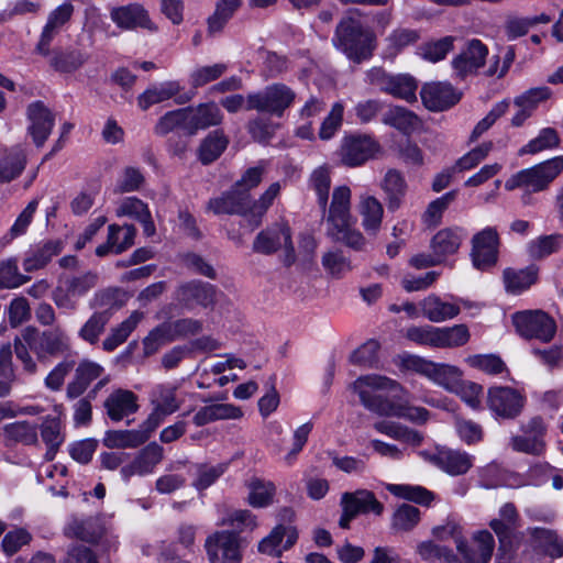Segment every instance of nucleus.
I'll list each match as a JSON object with an SVG mask.
<instances>
[{"instance_id":"nucleus-50","label":"nucleus","mask_w":563,"mask_h":563,"mask_svg":"<svg viewBox=\"0 0 563 563\" xmlns=\"http://www.w3.org/2000/svg\"><path fill=\"white\" fill-rule=\"evenodd\" d=\"M143 314L134 311L129 318L123 320L120 324L112 328L108 336L102 341V349L107 352L114 351L119 345L124 343L129 335L136 328Z\"/></svg>"},{"instance_id":"nucleus-26","label":"nucleus","mask_w":563,"mask_h":563,"mask_svg":"<svg viewBox=\"0 0 563 563\" xmlns=\"http://www.w3.org/2000/svg\"><path fill=\"white\" fill-rule=\"evenodd\" d=\"M495 548L493 534L487 531H478L470 543L457 541V550L466 563H488Z\"/></svg>"},{"instance_id":"nucleus-57","label":"nucleus","mask_w":563,"mask_h":563,"mask_svg":"<svg viewBox=\"0 0 563 563\" xmlns=\"http://www.w3.org/2000/svg\"><path fill=\"white\" fill-rule=\"evenodd\" d=\"M110 322L106 313H93L87 319L78 331V336L95 345L99 342L101 334L104 332L107 324Z\"/></svg>"},{"instance_id":"nucleus-32","label":"nucleus","mask_w":563,"mask_h":563,"mask_svg":"<svg viewBox=\"0 0 563 563\" xmlns=\"http://www.w3.org/2000/svg\"><path fill=\"white\" fill-rule=\"evenodd\" d=\"M64 243L60 240H49L29 250L23 260V268L31 273L44 268L54 256L62 253Z\"/></svg>"},{"instance_id":"nucleus-47","label":"nucleus","mask_w":563,"mask_h":563,"mask_svg":"<svg viewBox=\"0 0 563 563\" xmlns=\"http://www.w3.org/2000/svg\"><path fill=\"white\" fill-rule=\"evenodd\" d=\"M229 139L222 130L210 132L201 142L198 148V157L203 165L218 159L228 147Z\"/></svg>"},{"instance_id":"nucleus-41","label":"nucleus","mask_w":563,"mask_h":563,"mask_svg":"<svg viewBox=\"0 0 563 563\" xmlns=\"http://www.w3.org/2000/svg\"><path fill=\"white\" fill-rule=\"evenodd\" d=\"M89 59V54L81 49H54L49 58V65L59 73H74L81 68Z\"/></svg>"},{"instance_id":"nucleus-23","label":"nucleus","mask_w":563,"mask_h":563,"mask_svg":"<svg viewBox=\"0 0 563 563\" xmlns=\"http://www.w3.org/2000/svg\"><path fill=\"white\" fill-rule=\"evenodd\" d=\"M429 460L444 473L459 476L466 474L472 468L474 456L465 451L442 448L432 454Z\"/></svg>"},{"instance_id":"nucleus-56","label":"nucleus","mask_w":563,"mask_h":563,"mask_svg":"<svg viewBox=\"0 0 563 563\" xmlns=\"http://www.w3.org/2000/svg\"><path fill=\"white\" fill-rule=\"evenodd\" d=\"M562 234H550L539 236L531 240L527 245V251L530 257L534 260H542L558 252L562 245Z\"/></svg>"},{"instance_id":"nucleus-53","label":"nucleus","mask_w":563,"mask_h":563,"mask_svg":"<svg viewBox=\"0 0 563 563\" xmlns=\"http://www.w3.org/2000/svg\"><path fill=\"white\" fill-rule=\"evenodd\" d=\"M249 493V503L253 507L262 508L273 501L276 492L275 485L269 481L258 477H252L246 484Z\"/></svg>"},{"instance_id":"nucleus-7","label":"nucleus","mask_w":563,"mask_h":563,"mask_svg":"<svg viewBox=\"0 0 563 563\" xmlns=\"http://www.w3.org/2000/svg\"><path fill=\"white\" fill-rule=\"evenodd\" d=\"M295 91L285 84H273L263 91L250 93L246 97V110H257L282 117L295 101Z\"/></svg>"},{"instance_id":"nucleus-55","label":"nucleus","mask_w":563,"mask_h":563,"mask_svg":"<svg viewBox=\"0 0 563 563\" xmlns=\"http://www.w3.org/2000/svg\"><path fill=\"white\" fill-rule=\"evenodd\" d=\"M438 349H454L465 345L471 338L465 324L438 328Z\"/></svg>"},{"instance_id":"nucleus-44","label":"nucleus","mask_w":563,"mask_h":563,"mask_svg":"<svg viewBox=\"0 0 563 563\" xmlns=\"http://www.w3.org/2000/svg\"><path fill=\"white\" fill-rule=\"evenodd\" d=\"M24 151L16 146L4 151L0 157V183H9L16 178L25 168Z\"/></svg>"},{"instance_id":"nucleus-25","label":"nucleus","mask_w":563,"mask_h":563,"mask_svg":"<svg viewBox=\"0 0 563 563\" xmlns=\"http://www.w3.org/2000/svg\"><path fill=\"white\" fill-rule=\"evenodd\" d=\"M74 376L66 387V397L68 399H77L90 386V384L100 378L104 368L90 360H81L78 365L74 367Z\"/></svg>"},{"instance_id":"nucleus-24","label":"nucleus","mask_w":563,"mask_h":563,"mask_svg":"<svg viewBox=\"0 0 563 563\" xmlns=\"http://www.w3.org/2000/svg\"><path fill=\"white\" fill-rule=\"evenodd\" d=\"M421 100L431 111H443L460 100V93L449 82L426 84L420 91Z\"/></svg>"},{"instance_id":"nucleus-62","label":"nucleus","mask_w":563,"mask_h":563,"mask_svg":"<svg viewBox=\"0 0 563 563\" xmlns=\"http://www.w3.org/2000/svg\"><path fill=\"white\" fill-rule=\"evenodd\" d=\"M175 336V329L172 323H163L156 327L150 332V334L143 340V349L145 355H152L158 351V349L172 342Z\"/></svg>"},{"instance_id":"nucleus-49","label":"nucleus","mask_w":563,"mask_h":563,"mask_svg":"<svg viewBox=\"0 0 563 563\" xmlns=\"http://www.w3.org/2000/svg\"><path fill=\"white\" fill-rule=\"evenodd\" d=\"M382 122L393 126L404 134H410L418 125V117L404 107H390L382 118Z\"/></svg>"},{"instance_id":"nucleus-46","label":"nucleus","mask_w":563,"mask_h":563,"mask_svg":"<svg viewBox=\"0 0 563 563\" xmlns=\"http://www.w3.org/2000/svg\"><path fill=\"white\" fill-rule=\"evenodd\" d=\"M3 435L8 443L38 444L37 426L26 420L5 424Z\"/></svg>"},{"instance_id":"nucleus-48","label":"nucleus","mask_w":563,"mask_h":563,"mask_svg":"<svg viewBox=\"0 0 563 563\" xmlns=\"http://www.w3.org/2000/svg\"><path fill=\"white\" fill-rule=\"evenodd\" d=\"M243 416L242 410L231 404H214L201 408L194 417L196 424L203 426L211 421L223 419H239Z\"/></svg>"},{"instance_id":"nucleus-11","label":"nucleus","mask_w":563,"mask_h":563,"mask_svg":"<svg viewBox=\"0 0 563 563\" xmlns=\"http://www.w3.org/2000/svg\"><path fill=\"white\" fill-rule=\"evenodd\" d=\"M217 287L200 279H192L178 286V311L194 312L213 309L217 302Z\"/></svg>"},{"instance_id":"nucleus-39","label":"nucleus","mask_w":563,"mask_h":563,"mask_svg":"<svg viewBox=\"0 0 563 563\" xmlns=\"http://www.w3.org/2000/svg\"><path fill=\"white\" fill-rule=\"evenodd\" d=\"M358 212L364 230L369 234H376L383 222L384 208L382 202L372 195H361Z\"/></svg>"},{"instance_id":"nucleus-60","label":"nucleus","mask_w":563,"mask_h":563,"mask_svg":"<svg viewBox=\"0 0 563 563\" xmlns=\"http://www.w3.org/2000/svg\"><path fill=\"white\" fill-rule=\"evenodd\" d=\"M175 93L176 87L172 82L153 86L139 96L137 104L142 110H147L153 104L169 100Z\"/></svg>"},{"instance_id":"nucleus-64","label":"nucleus","mask_w":563,"mask_h":563,"mask_svg":"<svg viewBox=\"0 0 563 563\" xmlns=\"http://www.w3.org/2000/svg\"><path fill=\"white\" fill-rule=\"evenodd\" d=\"M379 343L375 340H368L350 356V362L354 365L373 368L378 364Z\"/></svg>"},{"instance_id":"nucleus-17","label":"nucleus","mask_w":563,"mask_h":563,"mask_svg":"<svg viewBox=\"0 0 563 563\" xmlns=\"http://www.w3.org/2000/svg\"><path fill=\"white\" fill-rule=\"evenodd\" d=\"M110 19L117 27L122 31L142 29L148 32H155L157 30L148 11L139 2L113 7L110 10Z\"/></svg>"},{"instance_id":"nucleus-31","label":"nucleus","mask_w":563,"mask_h":563,"mask_svg":"<svg viewBox=\"0 0 563 563\" xmlns=\"http://www.w3.org/2000/svg\"><path fill=\"white\" fill-rule=\"evenodd\" d=\"M175 410L176 401L174 388L164 389L163 387H159L155 411L147 417L136 431L143 433L146 442L151 438L152 433L159 427L162 416L173 413Z\"/></svg>"},{"instance_id":"nucleus-9","label":"nucleus","mask_w":563,"mask_h":563,"mask_svg":"<svg viewBox=\"0 0 563 563\" xmlns=\"http://www.w3.org/2000/svg\"><path fill=\"white\" fill-rule=\"evenodd\" d=\"M24 341L41 362L69 350L68 336L58 328L41 332L36 328L27 327L24 329Z\"/></svg>"},{"instance_id":"nucleus-36","label":"nucleus","mask_w":563,"mask_h":563,"mask_svg":"<svg viewBox=\"0 0 563 563\" xmlns=\"http://www.w3.org/2000/svg\"><path fill=\"white\" fill-rule=\"evenodd\" d=\"M380 188L385 194L388 211H397L401 207L407 192V183L404 175L397 169L387 170L382 180Z\"/></svg>"},{"instance_id":"nucleus-35","label":"nucleus","mask_w":563,"mask_h":563,"mask_svg":"<svg viewBox=\"0 0 563 563\" xmlns=\"http://www.w3.org/2000/svg\"><path fill=\"white\" fill-rule=\"evenodd\" d=\"M422 317L433 323L451 320L460 314L461 308L456 302L442 300L437 295H429L420 301Z\"/></svg>"},{"instance_id":"nucleus-61","label":"nucleus","mask_w":563,"mask_h":563,"mask_svg":"<svg viewBox=\"0 0 563 563\" xmlns=\"http://www.w3.org/2000/svg\"><path fill=\"white\" fill-rule=\"evenodd\" d=\"M560 137L555 129L544 128L538 136L519 150V155L536 154L544 150L558 147Z\"/></svg>"},{"instance_id":"nucleus-54","label":"nucleus","mask_w":563,"mask_h":563,"mask_svg":"<svg viewBox=\"0 0 563 563\" xmlns=\"http://www.w3.org/2000/svg\"><path fill=\"white\" fill-rule=\"evenodd\" d=\"M417 89L418 82L412 76L398 74L393 75L388 87H386V93L407 102H413L417 100Z\"/></svg>"},{"instance_id":"nucleus-34","label":"nucleus","mask_w":563,"mask_h":563,"mask_svg":"<svg viewBox=\"0 0 563 563\" xmlns=\"http://www.w3.org/2000/svg\"><path fill=\"white\" fill-rule=\"evenodd\" d=\"M125 303L124 291L119 287H107L97 290L90 298L88 306L97 313H106L111 320L115 311Z\"/></svg>"},{"instance_id":"nucleus-14","label":"nucleus","mask_w":563,"mask_h":563,"mask_svg":"<svg viewBox=\"0 0 563 563\" xmlns=\"http://www.w3.org/2000/svg\"><path fill=\"white\" fill-rule=\"evenodd\" d=\"M471 257L475 268L488 271L498 261L499 234L496 228L486 227L472 238Z\"/></svg>"},{"instance_id":"nucleus-6","label":"nucleus","mask_w":563,"mask_h":563,"mask_svg":"<svg viewBox=\"0 0 563 563\" xmlns=\"http://www.w3.org/2000/svg\"><path fill=\"white\" fill-rule=\"evenodd\" d=\"M563 172V156H555L530 168L519 170L505 183L507 190L525 188L538 192L549 185Z\"/></svg>"},{"instance_id":"nucleus-29","label":"nucleus","mask_w":563,"mask_h":563,"mask_svg":"<svg viewBox=\"0 0 563 563\" xmlns=\"http://www.w3.org/2000/svg\"><path fill=\"white\" fill-rule=\"evenodd\" d=\"M136 229L132 224H110L107 242L96 249V255L103 257L110 253L121 254L134 244Z\"/></svg>"},{"instance_id":"nucleus-21","label":"nucleus","mask_w":563,"mask_h":563,"mask_svg":"<svg viewBox=\"0 0 563 563\" xmlns=\"http://www.w3.org/2000/svg\"><path fill=\"white\" fill-rule=\"evenodd\" d=\"M163 460V448L155 442L147 444L126 465L121 466L120 475L124 482L133 476H146L152 474Z\"/></svg>"},{"instance_id":"nucleus-12","label":"nucleus","mask_w":563,"mask_h":563,"mask_svg":"<svg viewBox=\"0 0 563 563\" xmlns=\"http://www.w3.org/2000/svg\"><path fill=\"white\" fill-rule=\"evenodd\" d=\"M340 506L342 508V515L339 520V526L342 529H349L351 521L360 514L373 512L379 516L384 510L383 504L376 499L373 492L367 489L343 493Z\"/></svg>"},{"instance_id":"nucleus-37","label":"nucleus","mask_w":563,"mask_h":563,"mask_svg":"<svg viewBox=\"0 0 563 563\" xmlns=\"http://www.w3.org/2000/svg\"><path fill=\"white\" fill-rule=\"evenodd\" d=\"M531 547L539 553L552 559L563 556V539L555 531L545 528L530 529Z\"/></svg>"},{"instance_id":"nucleus-19","label":"nucleus","mask_w":563,"mask_h":563,"mask_svg":"<svg viewBox=\"0 0 563 563\" xmlns=\"http://www.w3.org/2000/svg\"><path fill=\"white\" fill-rule=\"evenodd\" d=\"M282 246L286 250L288 264H291L295 261V250L287 225H275L261 231L253 242L254 252L262 254H272Z\"/></svg>"},{"instance_id":"nucleus-42","label":"nucleus","mask_w":563,"mask_h":563,"mask_svg":"<svg viewBox=\"0 0 563 563\" xmlns=\"http://www.w3.org/2000/svg\"><path fill=\"white\" fill-rule=\"evenodd\" d=\"M552 21L549 14L541 13L533 16H519L509 14L506 18L504 30L508 40L512 41L526 35L537 24H548Z\"/></svg>"},{"instance_id":"nucleus-33","label":"nucleus","mask_w":563,"mask_h":563,"mask_svg":"<svg viewBox=\"0 0 563 563\" xmlns=\"http://www.w3.org/2000/svg\"><path fill=\"white\" fill-rule=\"evenodd\" d=\"M68 538H75L85 542H97L103 533V528L96 517H71L64 528Z\"/></svg>"},{"instance_id":"nucleus-22","label":"nucleus","mask_w":563,"mask_h":563,"mask_svg":"<svg viewBox=\"0 0 563 563\" xmlns=\"http://www.w3.org/2000/svg\"><path fill=\"white\" fill-rule=\"evenodd\" d=\"M26 115L30 121L27 131L31 134L34 144L37 147H41L48 139L55 125V115L44 104V102L40 100L27 106Z\"/></svg>"},{"instance_id":"nucleus-5","label":"nucleus","mask_w":563,"mask_h":563,"mask_svg":"<svg viewBox=\"0 0 563 563\" xmlns=\"http://www.w3.org/2000/svg\"><path fill=\"white\" fill-rule=\"evenodd\" d=\"M99 279V274L95 271L64 274L58 278L52 299L58 309L73 312L77 310L79 299L98 286Z\"/></svg>"},{"instance_id":"nucleus-16","label":"nucleus","mask_w":563,"mask_h":563,"mask_svg":"<svg viewBox=\"0 0 563 563\" xmlns=\"http://www.w3.org/2000/svg\"><path fill=\"white\" fill-rule=\"evenodd\" d=\"M526 404V397L515 388L494 386L487 391V406L496 417L501 419L517 418Z\"/></svg>"},{"instance_id":"nucleus-20","label":"nucleus","mask_w":563,"mask_h":563,"mask_svg":"<svg viewBox=\"0 0 563 563\" xmlns=\"http://www.w3.org/2000/svg\"><path fill=\"white\" fill-rule=\"evenodd\" d=\"M488 48L479 40H472L459 55L452 59V68L457 78L464 79L476 74L484 66Z\"/></svg>"},{"instance_id":"nucleus-2","label":"nucleus","mask_w":563,"mask_h":563,"mask_svg":"<svg viewBox=\"0 0 563 563\" xmlns=\"http://www.w3.org/2000/svg\"><path fill=\"white\" fill-rule=\"evenodd\" d=\"M351 389L358 395L361 404L366 409L379 416L404 418L415 423H424L429 418V411L423 407L394 402L375 394L377 390H402L398 382L386 376L375 374L360 376L352 383Z\"/></svg>"},{"instance_id":"nucleus-8","label":"nucleus","mask_w":563,"mask_h":563,"mask_svg":"<svg viewBox=\"0 0 563 563\" xmlns=\"http://www.w3.org/2000/svg\"><path fill=\"white\" fill-rule=\"evenodd\" d=\"M512 323L518 334L528 340L550 342L556 333V323L542 310L518 311L512 316Z\"/></svg>"},{"instance_id":"nucleus-27","label":"nucleus","mask_w":563,"mask_h":563,"mask_svg":"<svg viewBox=\"0 0 563 563\" xmlns=\"http://www.w3.org/2000/svg\"><path fill=\"white\" fill-rule=\"evenodd\" d=\"M298 540V531L294 526L277 525L271 533L258 543V551L263 554L279 558L284 551L289 550Z\"/></svg>"},{"instance_id":"nucleus-59","label":"nucleus","mask_w":563,"mask_h":563,"mask_svg":"<svg viewBox=\"0 0 563 563\" xmlns=\"http://www.w3.org/2000/svg\"><path fill=\"white\" fill-rule=\"evenodd\" d=\"M269 167V162L261 159L256 165L246 168L234 186L241 191L250 194L251 190L257 188L262 183Z\"/></svg>"},{"instance_id":"nucleus-13","label":"nucleus","mask_w":563,"mask_h":563,"mask_svg":"<svg viewBox=\"0 0 563 563\" xmlns=\"http://www.w3.org/2000/svg\"><path fill=\"white\" fill-rule=\"evenodd\" d=\"M382 151L380 144L369 134H350L342 139L340 157L349 167H357L373 159Z\"/></svg>"},{"instance_id":"nucleus-58","label":"nucleus","mask_w":563,"mask_h":563,"mask_svg":"<svg viewBox=\"0 0 563 563\" xmlns=\"http://www.w3.org/2000/svg\"><path fill=\"white\" fill-rule=\"evenodd\" d=\"M462 373L459 367L443 363H432L429 379L440 386L452 390L461 380Z\"/></svg>"},{"instance_id":"nucleus-43","label":"nucleus","mask_w":563,"mask_h":563,"mask_svg":"<svg viewBox=\"0 0 563 563\" xmlns=\"http://www.w3.org/2000/svg\"><path fill=\"white\" fill-rule=\"evenodd\" d=\"M538 273L539 268L536 265H529L518 271L506 268L503 274L506 290L511 294H520L537 282Z\"/></svg>"},{"instance_id":"nucleus-1","label":"nucleus","mask_w":563,"mask_h":563,"mask_svg":"<svg viewBox=\"0 0 563 563\" xmlns=\"http://www.w3.org/2000/svg\"><path fill=\"white\" fill-rule=\"evenodd\" d=\"M310 185L318 196V203L323 212L327 235L350 249L362 251L366 245V240L354 228L355 221L351 213V189L345 185L335 187L328 207L331 187L329 169L327 167L314 169L310 176Z\"/></svg>"},{"instance_id":"nucleus-45","label":"nucleus","mask_w":563,"mask_h":563,"mask_svg":"<svg viewBox=\"0 0 563 563\" xmlns=\"http://www.w3.org/2000/svg\"><path fill=\"white\" fill-rule=\"evenodd\" d=\"M40 431L41 438L47 446L45 460L53 461L65 439L62 433L60 420L55 417H46L41 424Z\"/></svg>"},{"instance_id":"nucleus-52","label":"nucleus","mask_w":563,"mask_h":563,"mask_svg":"<svg viewBox=\"0 0 563 563\" xmlns=\"http://www.w3.org/2000/svg\"><path fill=\"white\" fill-rule=\"evenodd\" d=\"M109 449H133L145 443L142 432L135 430H109L102 440Z\"/></svg>"},{"instance_id":"nucleus-3","label":"nucleus","mask_w":563,"mask_h":563,"mask_svg":"<svg viewBox=\"0 0 563 563\" xmlns=\"http://www.w3.org/2000/svg\"><path fill=\"white\" fill-rule=\"evenodd\" d=\"M280 189L282 186L278 181L273 183L258 199L253 200L250 194L241 191L233 185L230 190L221 196L211 198L207 208L214 214L242 216L253 230L261 224L262 218L279 195Z\"/></svg>"},{"instance_id":"nucleus-51","label":"nucleus","mask_w":563,"mask_h":563,"mask_svg":"<svg viewBox=\"0 0 563 563\" xmlns=\"http://www.w3.org/2000/svg\"><path fill=\"white\" fill-rule=\"evenodd\" d=\"M387 489L394 496L426 507H429L435 499L433 492L419 485L390 484L387 486Z\"/></svg>"},{"instance_id":"nucleus-40","label":"nucleus","mask_w":563,"mask_h":563,"mask_svg":"<svg viewBox=\"0 0 563 563\" xmlns=\"http://www.w3.org/2000/svg\"><path fill=\"white\" fill-rule=\"evenodd\" d=\"M243 0H217L214 10L207 19V32L214 36L222 33L225 25L241 8Z\"/></svg>"},{"instance_id":"nucleus-4","label":"nucleus","mask_w":563,"mask_h":563,"mask_svg":"<svg viewBox=\"0 0 563 563\" xmlns=\"http://www.w3.org/2000/svg\"><path fill=\"white\" fill-rule=\"evenodd\" d=\"M373 32L354 15L343 16L335 27L332 44L349 59L361 63L368 59L375 47Z\"/></svg>"},{"instance_id":"nucleus-15","label":"nucleus","mask_w":563,"mask_h":563,"mask_svg":"<svg viewBox=\"0 0 563 563\" xmlns=\"http://www.w3.org/2000/svg\"><path fill=\"white\" fill-rule=\"evenodd\" d=\"M223 114L214 102L178 110V128L192 135L199 130L221 124Z\"/></svg>"},{"instance_id":"nucleus-28","label":"nucleus","mask_w":563,"mask_h":563,"mask_svg":"<svg viewBox=\"0 0 563 563\" xmlns=\"http://www.w3.org/2000/svg\"><path fill=\"white\" fill-rule=\"evenodd\" d=\"M137 401L133 391L118 388L106 398L103 407L110 420L119 422L139 410Z\"/></svg>"},{"instance_id":"nucleus-38","label":"nucleus","mask_w":563,"mask_h":563,"mask_svg":"<svg viewBox=\"0 0 563 563\" xmlns=\"http://www.w3.org/2000/svg\"><path fill=\"white\" fill-rule=\"evenodd\" d=\"M117 214L119 217H130L139 221L143 225V232L146 236H152L156 232L147 205L136 197L124 198L117 209Z\"/></svg>"},{"instance_id":"nucleus-30","label":"nucleus","mask_w":563,"mask_h":563,"mask_svg":"<svg viewBox=\"0 0 563 563\" xmlns=\"http://www.w3.org/2000/svg\"><path fill=\"white\" fill-rule=\"evenodd\" d=\"M466 235L467 231L462 227L444 228L433 235L430 249L444 263L449 256L457 253Z\"/></svg>"},{"instance_id":"nucleus-18","label":"nucleus","mask_w":563,"mask_h":563,"mask_svg":"<svg viewBox=\"0 0 563 563\" xmlns=\"http://www.w3.org/2000/svg\"><path fill=\"white\" fill-rule=\"evenodd\" d=\"M206 550L211 563H240L242 560L240 540L235 532H216L207 539Z\"/></svg>"},{"instance_id":"nucleus-10","label":"nucleus","mask_w":563,"mask_h":563,"mask_svg":"<svg viewBox=\"0 0 563 563\" xmlns=\"http://www.w3.org/2000/svg\"><path fill=\"white\" fill-rule=\"evenodd\" d=\"M499 519H493L489 523L493 531L498 537L501 555L510 560L519 548L521 534L517 531L518 512L514 504H505L499 511Z\"/></svg>"},{"instance_id":"nucleus-63","label":"nucleus","mask_w":563,"mask_h":563,"mask_svg":"<svg viewBox=\"0 0 563 563\" xmlns=\"http://www.w3.org/2000/svg\"><path fill=\"white\" fill-rule=\"evenodd\" d=\"M455 197V191H449L431 201L422 214V222L429 228L440 224L444 211L454 201Z\"/></svg>"}]
</instances>
